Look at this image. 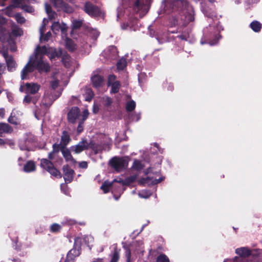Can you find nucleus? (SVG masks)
<instances>
[{
  "label": "nucleus",
  "instance_id": "f257e3e1",
  "mask_svg": "<svg viewBox=\"0 0 262 262\" xmlns=\"http://www.w3.org/2000/svg\"><path fill=\"white\" fill-rule=\"evenodd\" d=\"M62 54L60 49L57 50L55 48L48 47L46 46H38L34 51V54L30 56L29 60L21 71V79L28 78V74L33 71L36 68L39 73L48 72L50 70L49 64L44 60L45 55H47L52 60Z\"/></svg>",
  "mask_w": 262,
  "mask_h": 262
},
{
  "label": "nucleus",
  "instance_id": "f03ea898",
  "mask_svg": "<svg viewBox=\"0 0 262 262\" xmlns=\"http://www.w3.org/2000/svg\"><path fill=\"white\" fill-rule=\"evenodd\" d=\"M171 13H178L181 14L180 20L173 18L171 26L182 25L184 27L194 20V10L186 0H173L170 2H163L160 14H169Z\"/></svg>",
  "mask_w": 262,
  "mask_h": 262
},
{
  "label": "nucleus",
  "instance_id": "7ed1b4c3",
  "mask_svg": "<svg viewBox=\"0 0 262 262\" xmlns=\"http://www.w3.org/2000/svg\"><path fill=\"white\" fill-rule=\"evenodd\" d=\"M138 175L134 174L127 177L125 180L121 178L115 179L112 182L105 181L101 185V189L103 191L104 193L108 192L111 189L112 190V193L118 192L120 194L118 196H116L114 194V199L118 200L121 193H123L125 188H123L124 186L130 185L134 182L137 179Z\"/></svg>",
  "mask_w": 262,
  "mask_h": 262
},
{
  "label": "nucleus",
  "instance_id": "20e7f679",
  "mask_svg": "<svg viewBox=\"0 0 262 262\" xmlns=\"http://www.w3.org/2000/svg\"><path fill=\"white\" fill-rule=\"evenodd\" d=\"M223 30V27L219 21L210 24L203 30V38L201 40V44L208 43L210 46L216 45L221 38L220 33Z\"/></svg>",
  "mask_w": 262,
  "mask_h": 262
},
{
  "label": "nucleus",
  "instance_id": "39448f33",
  "mask_svg": "<svg viewBox=\"0 0 262 262\" xmlns=\"http://www.w3.org/2000/svg\"><path fill=\"white\" fill-rule=\"evenodd\" d=\"M93 241L94 238L91 235H84L82 237H75L74 248L69 251L64 262H74L75 258L80 255L81 245L84 243L91 249L90 244L93 243ZM60 262H62L61 259Z\"/></svg>",
  "mask_w": 262,
  "mask_h": 262
},
{
  "label": "nucleus",
  "instance_id": "423d86ee",
  "mask_svg": "<svg viewBox=\"0 0 262 262\" xmlns=\"http://www.w3.org/2000/svg\"><path fill=\"white\" fill-rule=\"evenodd\" d=\"M59 80L58 79V75L54 76L52 77L50 81V92L46 91L42 103L46 106L50 105L55 99L58 98L61 94V89H58Z\"/></svg>",
  "mask_w": 262,
  "mask_h": 262
},
{
  "label": "nucleus",
  "instance_id": "0eeeda50",
  "mask_svg": "<svg viewBox=\"0 0 262 262\" xmlns=\"http://www.w3.org/2000/svg\"><path fill=\"white\" fill-rule=\"evenodd\" d=\"M235 253L239 256H235L232 261L231 259H226L224 262H252V258L256 261L257 249L250 250L247 247H241L236 249Z\"/></svg>",
  "mask_w": 262,
  "mask_h": 262
},
{
  "label": "nucleus",
  "instance_id": "6e6552de",
  "mask_svg": "<svg viewBox=\"0 0 262 262\" xmlns=\"http://www.w3.org/2000/svg\"><path fill=\"white\" fill-rule=\"evenodd\" d=\"M144 173L145 174L149 175L146 178H142L139 180L138 182L140 185L147 184L150 185L157 184L164 179L163 177H160L157 178V176L160 174L159 170L154 172L151 168H149L146 169L144 171Z\"/></svg>",
  "mask_w": 262,
  "mask_h": 262
},
{
  "label": "nucleus",
  "instance_id": "1a4fd4ad",
  "mask_svg": "<svg viewBox=\"0 0 262 262\" xmlns=\"http://www.w3.org/2000/svg\"><path fill=\"white\" fill-rule=\"evenodd\" d=\"M35 141V137L28 134L19 140L18 145L20 150H32L34 148V142Z\"/></svg>",
  "mask_w": 262,
  "mask_h": 262
},
{
  "label": "nucleus",
  "instance_id": "9d476101",
  "mask_svg": "<svg viewBox=\"0 0 262 262\" xmlns=\"http://www.w3.org/2000/svg\"><path fill=\"white\" fill-rule=\"evenodd\" d=\"M150 0H135L134 3L133 9L139 14L140 18L144 16L149 10V4Z\"/></svg>",
  "mask_w": 262,
  "mask_h": 262
},
{
  "label": "nucleus",
  "instance_id": "9b49d317",
  "mask_svg": "<svg viewBox=\"0 0 262 262\" xmlns=\"http://www.w3.org/2000/svg\"><path fill=\"white\" fill-rule=\"evenodd\" d=\"M26 3H30V0H13L12 4L8 7V10L11 8L20 7L26 12L33 13L34 9L33 7L27 5Z\"/></svg>",
  "mask_w": 262,
  "mask_h": 262
},
{
  "label": "nucleus",
  "instance_id": "f8f14e48",
  "mask_svg": "<svg viewBox=\"0 0 262 262\" xmlns=\"http://www.w3.org/2000/svg\"><path fill=\"white\" fill-rule=\"evenodd\" d=\"M110 163L117 171L125 169L128 166V161L126 159L117 157L112 158L110 160Z\"/></svg>",
  "mask_w": 262,
  "mask_h": 262
},
{
  "label": "nucleus",
  "instance_id": "ddd939ff",
  "mask_svg": "<svg viewBox=\"0 0 262 262\" xmlns=\"http://www.w3.org/2000/svg\"><path fill=\"white\" fill-rule=\"evenodd\" d=\"M40 166L48 171L52 176L61 178L60 173L53 166L52 162L47 159L41 160Z\"/></svg>",
  "mask_w": 262,
  "mask_h": 262
},
{
  "label": "nucleus",
  "instance_id": "4468645a",
  "mask_svg": "<svg viewBox=\"0 0 262 262\" xmlns=\"http://www.w3.org/2000/svg\"><path fill=\"white\" fill-rule=\"evenodd\" d=\"M40 89V85L35 83H27L25 85H21L19 91L26 94H34L36 93Z\"/></svg>",
  "mask_w": 262,
  "mask_h": 262
},
{
  "label": "nucleus",
  "instance_id": "2eb2a0df",
  "mask_svg": "<svg viewBox=\"0 0 262 262\" xmlns=\"http://www.w3.org/2000/svg\"><path fill=\"white\" fill-rule=\"evenodd\" d=\"M84 10L88 14L93 17L100 16L102 14L99 8L90 2L85 3Z\"/></svg>",
  "mask_w": 262,
  "mask_h": 262
},
{
  "label": "nucleus",
  "instance_id": "dca6fc26",
  "mask_svg": "<svg viewBox=\"0 0 262 262\" xmlns=\"http://www.w3.org/2000/svg\"><path fill=\"white\" fill-rule=\"evenodd\" d=\"M2 54L5 59L8 70L10 72L14 71L16 69V63L13 57L9 55L7 51L2 52Z\"/></svg>",
  "mask_w": 262,
  "mask_h": 262
},
{
  "label": "nucleus",
  "instance_id": "f3484780",
  "mask_svg": "<svg viewBox=\"0 0 262 262\" xmlns=\"http://www.w3.org/2000/svg\"><path fill=\"white\" fill-rule=\"evenodd\" d=\"M92 143H89L86 140H82L77 145L72 146L70 147V150L75 154H79L82 151L86 149L89 145L91 146Z\"/></svg>",
  "mask_w": 262,
  "mask_h": 262
},
{
  "label": "nucleus",
  "instance_id": "a211bd4d",
  "mask_svg": "<svg viewBox=\"0 0 262 262\" xmlns=\"http://www.w3.org/2000/svg\"><path fill=\"white\" fill-rule=\"evenodd\" d=\"M80 117V112L77 106L72 107L68 114V119L69 122L75 123Z\"/></svg>",
  "mask_w": 262,
  "mask_h": 262
},
{
  "label": "nucleus",
  "instance_id": "6ab92c4d",
  "mask_svg": "<svg viewBox=\"0 0 262 262\" xmlns=\"http://www.w3.org/2000/svg\"><path fill=\"white\" fill-rule=\"evenodd\" d=\"M63 178L66 183H70L73 179L74 171L68 165L63 167Z\"/></svg>",
  "mask_w": 262,
  "mask_h": 262
},
{
  "label": "nucleus",
  "instance_id": "aec40b11",
  "mask_svg": "<svg viewBox=\"0 0 262 262\" xmlns=\"http://www.w3.org/2000/svg\"><path fill=\"white\" fill-rule=\"evenodd\" d=\"M22 115L21 112L20 111L13 110L9 117L8 119V121L12 124L17 125L19 124V119L18 116Z\"/></svg>",
  "mask_w": 262,
  "mask_h": 262
},
{
  "label": "nucleus",
  "instance_id": "412c9836",
  "mask_svg": "<svg viewBox=\"0 0 262 262\" xmlns=\"http://www.w3.org/2000/svg\"><path fill=\"white\" fill-rule=\"evenodd\" d=\"M48 20L46 18H44L42 21V25L40 28L39 32H40V41H48L50 38L51 36V33L50 32H48L46 33L45 35H43V32L45 29V26L46 24L48 23Z\"/></svg>",
  "mask_w": 262,
  "mask_h": 262
},
{
  "label": "nucleus",
  "instance_id": "4be33fe9",
  "mask_svg": "<svg viewBox=\"0 0 262 262\" xmlns=\"http://www.w3.org/2000/svg\"><path fill=\"white\" fill-rule=\"evenodd\" d=\"M91 80L93 86L96 88L101 87L103 84V78L99 75L94 74L91 77Z\"/></svg>",
  "mask_w": 262,
  "mask_h": 262
},
{
  "label": "nucleus",
  "instance_id": "5701e85b",
  "mask_svg": "<svg viewBox=\"0 0 262 262\" xmlns=\"http://www.w3.org/2000/svg\"><path fill=\"white\" fill-rule=\"evenodd\" d=\"M67 29V25L64 23H62V25H60L59 22H54L52 25V30L54 33L56 34L60 30L61 31L62 33H64Z\"/></svg>",
  "mask_w": 262,
  "mask_h": 262
},
{
  "label": "nucleus",
  "instance_id": "b1692460",
  "mask_svg": "<svg viewBox=\"0 0 262 262\" xmlns=\"http://www.w3.org/2000/svg\"><path fill=\"white\" fill-rule=\"evenodd\" d=\"M91 148L95 151V154L101 152L102 150L108 151L111 149V144L107 143L103 145V146L95 145L94 144H91Z\"/></svg>",
  "mask_w": 262,
  "mask_h": 262
},
{
  "label": "nucleus",
  "instance_id": "393cba45",
  "mask_svg": "<svg viewBox=\"0 0 262 262\" xmlns=\"http://www.w3.org/2000/svg\"><path fill=\"white\" fill-rule=\"evenodd\" d=\"M13 9V8H11L8 10L7 7L6 10V14L9 16L14 17L18 23L21 24L24 23L26 21V19L23 16L21 15L20 13H15L14 15L11 13L10 11H11Z\"/></svg>",
  "mask_w": 262,
  "mask_h": 262
},
{
  "label": "nucleus",
  "instance_id": "a878e982",
  "mask_svg": "<svg viewBox=\"0 0 262 262\" xmlns=\"http://www.w3.org/2000/svg\"><path fill=\"white\" fill-rule=\"evenodd\" d=\"M136 17H137V16H136L135 18H134V19H132L131 18H130V20L129 21V23H127L122 24L121 25V29L124 30L127 29L128 28H129L130 30L135 31L136 28L134 27V25L137 22Z\"/></svg>",
  "mask_w": 262,
  "mask_h": 262
},
{
  "label": "nucleus",
  "instance_id": "bb28decb",
  "mask_svg": "<svg viewBox=\"0 0 262 262\" xmlns=\"http://www.w3.org/2000/svg\"><path fill=\"white\" fill-rule=\"evenodd\" d=\"M12 131V127L9 124L5 123H0V136H2L4 133H11Z\"/></svg>",
  "mask_w": 262,
  "mask_h": 262
},
{
  "label": "nucleus",
  "instance_id": "cd10ccee",
  "mask_svg": "<svg viewBox=\"0 0 262 262\" xmlns=\"http://www.w3.org/2000/svg\"><path fill=\"white\" fill-rule=\"evenodd\" d=\"M36 165L32 161H28L24 166L23 170L26 172H31L35 170Z\"/></svg>",
  "mask_w": 262,
  "mask_h": 262
},
{
  "label": "nucleus",
  "instance_id": "c85d7f7f",
  "mask_svg": "<svg viewBox=\"0 0 262 262\" xmlns=\"http://www.w3.org/2000/svg\"><path fill=\"white\" fill-rule=\"evenodd\" d=\"M70 140L71 139L68 133L66 131H63L61 137V145L64 147L68 144Z\"/></svg>",
  "mask_w": 262,
  "mask_h": 262
},
{
  "label": "nucleus",
  "instance_id": "c756f323",
  "mask_svg": "<svg viewBox=\"0 0 262 262\" xmlns=\"http://www.w3.org/2000/svg\"><path fill=\"white\" fill-rule=\"evenodd\" d=\"M94 95V93L91 89L85 88L84 90L83 97L85 101H91Z\"/></svg>",
  "mask_w": 262,
  "mask_h": 262
},
{
  "label": "nucleus",
  "instance_id": "7c9ffc66",
  "mask_svg": "<svg viewBox=\"0 0 262 262\" xmlns=\"http://www.w3.org/2000/svg\"><path fill=\"white\" fill-rule=\"evenodd\" d=\"M201 11L206 16L212 18L215 16V14L213 12H210V10L208 8H205V4L204 3L201 2Z\"/></svg>",
  "mask_w": 262,
  "mask_h": 262
},
{
  "label": "nucleus",
  "instance_id": "2f4dec72",
  "mask_svg": "<svg viewBox=\"0 0 262 262\" xmlns=\"http://www.w3.org/2000/svg\"><path fill=\"white\" fill-rule=\"evenodd\" d=\"M45 10L50 19L55 18L57 14L52 11L51 7L47 3L45 4Z\"/></svg>",
  "mask_w": 262,
  "mask_h": 262
},
{
  "label": "nucleus",
  "instance_id": "473e14b6",
  "mask_svg": "<svg viewBox=\"0 0 262 262\" xmlns=\"http://www.w3.org/2000/svg\"><path fill=\"white\" fill-rule=\"evenodd\" d=\"M251 29L255 32H259L262 27V25L258 21H253L250 25Z\"/></svg>",
  "mask_w": 262,
  "mask_h": 262
},
{
  "label": "nucleus",
  "instance_id": "72a5a7b5",
  "mask_svg": "<svg viewBox=\"0 0 262 262\" xmlns=\"http://www.w3.org/2000/svg\"><path fill=\"white\" fill-rule=\"evenodd\" d=\"M144 167V165L141 163V161L138 160H135L134 161L132 168L137 171H139L142 170Z\"/></svg>",
  "mask_w": 262,
  "mask_h": 262
},
{
  "label": "nucleus",
  "instance_id": "f704fd0d",
  "mask_svg": "<svg viewBox=\"0 0 262 262\" xmlns=\"http://www.w3.org/2000/svg\"><path fill=\"white\" fill-rule=\"evenodd\" d=\"M89 35L94 40H96L99 35V32L95 29L90 28L88 29Z\"/></svg>",
  "mask_w": 262,
  "mask_h": 262
},
{
  "label": "nucleus",
  "instance_id": "c9c22d12",
  "mask_svg": "<svg viewBox=\"0 0 262 262\" xmlns=\"http://www.w3.org/2000/svg\"><path fill=\"white\" fill-rule=\"evenodd\" d=\"M12 34L15 36H19L23 34V31L17 26H14L12 28Z\"/></svg>",
  "mask_w": 262,
  "mask_h": 262
},
{
  "label": "nucleus",
  "instance_id": "e433bc0d",
  "mask_svg": "<svg viewBox=\"0 0 262 262\" xmlns=\"http://www.w3.org/2000/svg\"><path fill=\"white\" fill-rule=\"evenodd\" d=\"M62 153L63 156L67 161H73L74 160L70 151L68 149L62 150Z\"/></svg>",
  "mask_w": 262,
  "mask_h": 262
},
{
  "label": "nucleus",
  "instance_id": "4c0bfd02",
  "mask_svg": "<svg viewBox=\"0 0 262 262\" xmlns=\"http://www.w3.org/2000/svg\"><path fill=\"white\" fill-rule=\"evenodd\" d=\"M117 69L119 70H123L126 66V61L125 58L120 59L117 64Z\"/></svg>",
  "mask_w": 262,
  "mask_h": 262
},
{
  "label": "nucleus",
  "instance_id": "58836bf2",
  "mask_svg": "<svg viewBox=\"0 0 262 262\" xmlns=\"http://www.w3.org/2000/svg\"><path fill=\"white\" fill-rule=\"evenodd\" d=\"M151 195V192L148 190H143L138 193V195L141 198L147 199Z\"/></svg>",
  "mask_w": 262,
  "mask_h": 262
},
{
  "label": "nucleus",
  "instance_id": "ea45409f",
  "mask_svg": "<svg viewBox=\"0 0 262 262\" xmlns=\"http://www.w3.org/2000/svg\"><path fill=\"white\" fill-rule=\"evenodd\" d=\"M110 86H111V93H117L119 92L120 88V83L119 81H118Z\"/></svg>",
  "mask_w": 262,
  "mask_h": 262
},
{
  "label": "nucleus",
  "instance_id": "a19ab883",
  "mask_svg": "<svg viewBox=\"0 0 262 262\" xmlns=\"http://www.w3.org/2000/svg\"><path fill=\"white\" fill-rule=\"evenodd\" d=\"M110 52V54L108 55L109 58H112L115 55L117 52V49L115 46L110 47L106 50L104 51L105 53Z\"/></svg>",
  "mask_w": 262,
  "mask_h": 262
},
{
  "label": "nucleus",
  "instance_id": "79ce46f5",
  "mask_svg": "<svg viewBox=\"0 0 262 262\" xmlns=\"http://www.w3.org/2000/svg\"><path fill=\"white\" fill-rule=\"evenodd\" d=\"M136 107V102L134 100L129 101L126 103V109L127 112L133 111Z\"/></svg>",
  "mask_w": 262,
  "mask_h": 262
},
{
  "label": "nucleus",
  "instance_id": "37998d69",
  "mask_svg": "<svg viewBox=\"0 0 262 262\" xmlns=\"http://www.w3.org/2000/svg\"><path fill=\"white\" fill-rule=\"evenodd\" d=\"M157 262H169V259L165 254H161L157 257Z\"/></svg>",
  "mask_w": 262,
  "mask_h": 262
},
{
  "label": "nucleus",
  "instance_id": "c03bdc74",
  "mask_svg": "<svg viewBox=\"0 0 262 262\" xmlns=\"http://www.w3.org/2000/svg\"><path fill=\"white\" fill-rule=\"evenodd\" d=\"M119 257V252L117 249H115L114 251L111 262H118Z\"/></svg>",
  "mask_w": 262,
  "mask_h": 262
},
{
  "label": "nucleus",
  "instance_id": "a18cd8bd",
  "mask_svg": "<svg viewBox=\"0 0 262 262\" xmlns=\"http://www.w3.org/2000/svg\"><path fill=\"white\" fill-rule=\"evenodd\" d=\"M129 119L131 121H138L141 118V115L140 113L130 114L129 115Z\"/></svg>",
  "mask_w": 262,
  "mask_h": 262
},
{
  "label": "nucleus",
  "instance_id": "49530a36",
  "mask_svg": "<svg viewBox=\"0 0 262 262\" xmlns=\"http://www.w3.org/2000/svg\"><path fill=\"white\" fill-rule=\"evenodd\" d=\"M118 81V80H116V77L115 75H110L108 77L107 85L108 86H110L113 83H115Z\"/></svg>",
  "mask_w": 262,
  "mask_h": 262
},
{
  "label": "nucleus",
  "instance_id": "de8ad7c7",
  "mask_svg": "<svg viewBox=\"0 0 262 262\" xmlns=\"http://www.w3.org/2000/svg\"><path fill=\"white\" fill-rule=\"evenodd\" d=\"M181 40L190 41L189 39L190 34L188 32H183L181 35L178 36Z\"/></svg>",
  "mask_w": 262,
  "mask_h": 262
},
{
  "label": "nucleus",
  "instance_id": "09e8293b",
  "mask_svg": "<svg viewBox=\"0 0 262 262\" xmlns=\"http://www.w3.org/2000/svg\"><path fill=\"white\" fill-rule=\"evenodd\" d=\"M61 229V226L58 224L54 223L50 227L51 231L53 232H56L59 231Z\"/></svg>",
  "mask_w": 262,
  "mask_h": 262
},
{
  "label": "nucleus",
  "instance_id": "8fccbe9b",
  "mask_svg": "<svg viewBox=\"0 0 262 262\" xmlns=\"http://www.w3.org/2000/svg\"><path fill=\"white\" fill-rule=\"evenodd\" d=\"M66 46L71 51H73L75 49V45L71 39H68L67 40Z\"/></svg>",
  "mask_w": 262,
  "mask_h": 262
},
{
  "label": "nucleus",
  "instance_id": "3c124183",
  "mask_svg": "<svg viewBox=\"0 0 262 262\" xmlns=\"http://www.w3.org/2000/svg\"><path fill=\"white\" fill-rule=\"evenodd\" d=\"M156 39L159 43H163L167 40L166 34H164L161 37L159 35H157L156 36Z\"/></svg>",
  "mask_w": 262,
  "mask_h": 262
},
{
  "label": "nucleus",
  "instance_id": "603ef678",
  "mask_svg": "<svg viewBox=\"0 0 262 262\" xmlns=\"http://www.w3.org/2000/svg\"><path fill=\"white\" fill-rule=\"evenodd\" d=\"M82 21L81 20H74L72 23V26L73 29H77L80 27L82 25Z\"/></svg>",
  "mask_w": 262,
  "mask_h": 262
},
{
  "label": "nucleus",
  "instance_id": "864d4df0",
  "mask_svg": "<svg viewBox=\"0 0 262 262\" xmlns=\"http://www.w3.org/2000/svg\"><path fill=\"white\" fill-rule=\"evenodd\" d=\"M60 188L61 191L66 195H68L69 193V191L68 190V188L67 185L66 184L62 183L60 185Z\"/></svg>",
  "mask_w": 262,
  "mask_h": 262
},
{
  "label": "nucleus",
  "instance_id": "5fc2aeb1",
  "mask_svg": "<svg viewBox=\"0 0 262 262\" xmlns=\"http://www.w3.org/2000/svg\"><path fill=\"white\" fill-rule=\"evenodd\" d=\"M53 150L52 152H50L49 154V155H48V158L50 160H52L53 159V157L55 155L56 151L58 150V147H57V149H56V145L55 144H54L53 145Z\"/></svg>",
  "mask_w": 262,
  "mask_h": 262
},
{
  "label": "nucleus",
  "instance_id": "6e6d98bb",
  "mask_svg": "<svg viewBox=\"0 0 262 262\" xmlns=\"http://www.w3.org/2000/svg\"><path fill=\"white\" fill-rule=\"evenodd\" d=\"M256 261L262 262V249H257Z\"/></svg>",
  "mask_w": 262,
  "mask_h": 262
},
{
  "label": "nucleus",
  "instance_id": "4d7b16f0",
  "mask_svg": "<svg viewBox=\"0 0 262 262\" xmlns=\"http://www.w3.org/2000/svg\"><path fill=\"white\" fill-rule=\"evenodd\" d=\"M69 60L70 56L69 55H64V56L62 58V62L66 67H69L70 66V64L69 62Z\"/></svg>",
  "mask_w": 262,
  "mask_h": 262
},
{
  "label": "nucleus",
  "instance_id": "13d9d810",
  "mask_svg": "<svg viewBox=\"0 0 262 262\" xmlns=\"http://www.w3.org/2000/svg\"><path fill=\"white\" fill-rule=\"evenodd\" d=\"M32 97L29 94H27L24 99V102L26 103L32 102Z\"/></svg>",
  "mask_w": 262,
  "mask_h": 262
},
{
  "label": "nucleus",
  "instance_id": "bf43d9fd",
  "mask_svg": "<svg viewBox=\"0 0 262 262\" xmlns=\"http://www.w3.org/2000/svg\"><path fill=\"white\" fill-rule=\"evenodd\" d=\"M124 14V12L122 10L121 8H119L118 9V13H117V20L119 21L120 20H121V17L123 16Z\"/></svg>",
  "mask_w": 262,
  "mask_h": 262
},
{
  "label": "nucleus",
  "instance_id": "052dcab7",
  "mask_svg": "<svg viewBox=\"0 0 262 262\" xmlns=\"http://www.w3.org/2000/svg\"><path fill=\"white\" fill-rule=\"evenodd\" d=\"M89 115V112L88 110H84L83 112V114L82 116V119H80V121H82L84 122V121L86 120V119L88 118Z\"/></svg>",
  "mask_w": 262,
  "mask_h": 262
},
{
  "label": "nucleus",
  "instance_id": "680f3d73",
  "mask_svg": "<svg viewBox=\"0 0 262 262\" xmlns=\"http://www.w3.org/2000/svg\"><path fill=\"white\" fill-rule=\"evenodd\" d=\"M125 255L127 258L126 262H130L131 253L129 249L126 250Z\"/></svg>",
  "mask_w": 262,
  "mask_h": 262
},
{
  "label": "nucleus",
  "instance_id": "e2e57ef3",
  "mask_svg": "<svg viewBox=\"0 0 262 262\" xmlns=\"http://www.w3.org/2000/svg\"><path fill=\"white\" fill-rule=\"evenodd\" d=\"M78 165L80 168L86 169L88 167V163L85 161H81L79 162Z\"/></svg>",
  "mask_w": 262,
  "mask_h": 262
},
{
  "label": "nucleus",
  "instance_id": "0e129e2a",
  "mask_svg": "<svg viewBox=\"0 0 262 262\" xmlns=\"http://www.w3.org/2000/svg\"><path fill=\"white\" fill-rule=\"evenodd\" d=\"M137 244L138 245L139 249H137L138 251L143 253V242L142 241H138L137 242Z\"/></svg>",
  "mask_w": 262,
  "mask_h": 262
},
{
  "label": "nucleus",
  "instance_id": "69168bd1",
  "mask_svg": "<svg viewBox=\"0 0 262 262\" xmlns=\"http://www.w3.org/2000/svg\"><path fill=\"white\" fill-rule=\"evenodd\" d=\"M51 1L54 4L55 7H57V5H59L60 6L63 5L62 2L61 0H51Z\"/></svg>",
  "mask_w": 262,
  "mask_h": 262
},
{
  "label": "nucleus",
  "instance_id": "338daca9",
  "mask_svg": "<svg viewBox=\"0 0 262 262\" xmlns=\"http://www.w3.org/2000/svg\"><path fill=\"white\" fill-rule=\"evenodd\" d=\"M83 123V122L79 121V124L77 127V132L79 133H81L83 130V126H82Z\"/></svg>",
  "mask_w": 262,
  "mask_h": 262
},
{
  "label": "nucleus",
  "instance_id": "774afa93",
  "mask_svg": "<svg viewBox=\"0 0 262 262\" xmlns=\"http://www.w3.org/2000/svg\"><path fill=\"white\" fill-rule=\"evenodd\" d=\"M112 99L111 98H109V97H106L105 98V103L106 105L108 106L110 105H111V104L112 103Z\"/></svg>",
  "mask_w": 262,
  "mask_h": 262
}]
</instances>
